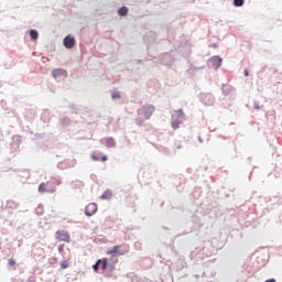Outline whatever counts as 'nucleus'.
<instances>
[{"label":"nucleus","mask_w":282,"mask_h":282,"mask_svg":"<svg viewBox=\"0 0 282 282\" xmlns=\"http://www.w3.org/2000/svg\"><path fill=\"white\" fill-rule=\"evenodd\" d=\"M100 267V263H98V261H97V263H95L94 265H93V269L95 270V272H97L98 271V268Z\"/></svg>","instance_id":"nucleus-19"},{"label":"nucleus","mask_w":282,"mask_h":282,"mask_svg":"<svg viewBox=\"0 0 282 282\" xmlns=\"http://www.w3.org/2000/svg\"><path fill=\"white\" fill-rule=\"evenodd\" d=\"M9 265L14 268V265H17V261L14 259H9Z\"/></svg>","instance_id":"nucleus-18"},{"label":"nucleus","mask_w":282,"mask_h":282,"mask_svg":"<svg viewBox=\"0 0 282 282\" xmlns=\"http://www.w3.org/2000/svg\"><path fill=\"white\" fill-rule=\"evenodd\" d=\"M153 111H155V107L152 105L143 106L142 109L139 110V115L143 116L145 120H149L151 116H153Z\"/></svg>","instance_id":"nucleus-1"},{"label":"nucleus","mask_w":282,"mask_h":282,"mask_svg":"<svg viewBox=\"0 0 282 282\" xmlns=\"http://www.w3.org/2000/svg\"><path fill=\"white\" fill-rule=\"evenodd\" d=\"M64 248H65L64 245H59V246H58V252L63 253Z\"/></svg>","instance_id":"nucleus-20"},{"label":"nucleus","mask_w":282,"mask_h":282,"mask_svg":"<svg viewBox=\"0 0 282 282\" xmlns=\"http://www.w3.org/2000/svg\"><path fill=\"white\" fill-rule=\"evenodd\" d=\"M129 249H122V246H115L111 250L107 251V254H117V257H122V254H127Z\"/></svg>","instance_id":"nucleus-2"},{"label":"nucleus","mask_w":282,"mask_h":282,"mask_svg":"<svg viewBox=\"0 0 282 282\" xmlns=\"http://www.w3.org/2000/svg\"><path fill=\"white\" fill-rule=\"evenodd\" d=\"M96 213H98V205L96 203H89L85 208V215L91 217L93 215H96Z\"/></svg>","instance_id":"nucleus-3"},{"label":"nucleus","mask_w":282,"mask_h":282,"mask_svg":"<svg viewBox=\"0 0 282 282\" xmlns=\"http://www.w3.org/2000/svg\"><path fill=\"white\" fill-rule=\"evenodd\" d=\"M52 75L55 78H61V76L63 77L67 76V72L63 68H57L53 70Z\"/></svg>","instance_id":"nucleus-7"},{"label":"nucleus","mask_w":282,"mask_h":282,"mask_svg":"<svg viewBox=\"0 0 282 282\" xmlns=\"http://www.w3.org/2000/svg\"><path fill=\"white\" fill-rule=\"evenodd\" d=\"M106 144L107 147H116V141L113 139H107Z\"/></svg>","instance_id":"nucleus-15"},{"label":"nucleus","mask_w":282,"mask_h":282,"mask_svg":"<svg viewBox=\"0 0 282 282\" xmlns=\"http://www.w3.org/2000/svg\"><path fill=\"white\" fill-rule=\"evenodd\" d=\"M99 265H101V270H107L109 268V263L107 261V258L98 260Z\"/></svg>","instance_id":"nucleus-9"},{"label":"nucleus","mask_w":282,"mask_h":282,"mask_svg":"<svg viewBox=\"0 0 282 282\" xmlns=\"http://www.w3.org/2000/svg\"><path fill=\"white\" fill-rule=\"evenodd\" d=\"M93 160H95V162H98V158L96 155H93Z\"/></svg>","instance_id":"nucleus-23"},{"label":"nucleus","mask_w":282,"mask_h":282,"mask_svg":"<svg viewBox=\"0 0 282 282\" xmlns=\"http://www.w3.org/2000/svg\"><path fill=\"white\" fill-rule=\"evenodd\" d=\"M111 197H113V194L111 193V191H106L101 195V199H111Z\"/></svg>","instance_id":"nucleus-11"},{"label":"nucleus","mask_w":282,"mask_h":282,"mask_svg":"<svg viewBox=\"0 0 282 282\" xmlns=\"http://www.w3.org/2000/svg\"><path fill=\"white\" fill-rule=\"evenodd\" d=\"M180 124H182V119H178V118L175 119V116H173V120H172L173 129H180Z\"/></svg>","instance_id":"nucleus-8"},{"label":"nucleus","mask_w":282,"mask_h":282,"mask_svg":"<svg viewBox=\"0 0 282 282\" xmlns=\"http://www.w3.org/2000/svg\"><path fill=\"white\" fill-rule=\"evenodd\" d=\"M175 113H176V116L180 120H183V118H184V111L183 110H176Z\"/></svg>","instance_id":"nucleus-16"},{"label":"nucleus","mask_w":282,"mask_h":282,"mask_svg":"<svg viewBox=\"0 0 282 282\" xmlns=\"http://www.w3.org/2000/svg\"><path fill=\"white\" fill-rule=\"evenodd\" d=\"M29 282H36V280H29Z\"/></svg>","instance_id":"nucleus-25"},{"label":"nucleus","mask_w":282,"mask_h":282,"mask_svg":"<svg viewBox=\"0 0 282 282\" xmlns=\"http://www.w3.org/2000/svg\"><path fill=\"white\" fill-rule=\"evenodd\" d=\"M119 17H127L129 14V9L127 7H122L118 10Z\"/></svg>","instance_id":"nucleus-10"},{"label":"nucleus","mask_w":282,"mask_h":282,"mask_svg":"<svg viewBox=\"0 0 282 282\" xmlns=\"http://www.w3.org/2000/svg\"><path fill=\"white\" fill-rule=\"evenodd\" d=\"M112 98H120V94L119 93H113Z\"/></svg>","instance_id":"nucleus-21"},{"label":"nucleus","mask_w":282,"mask_h":282,"mask_svg":"<svg viewBox=\"0 0 282 282\" xmlns=\"http://www.w3.org/2000/svg\"><path fill=\"white\" fill-rule=\"evenodd\" d=\"M75 45H76V39H74V36L67 35L64 39V47H66V50H72Z\"/></svg>","instance_id":"nucleus-4"},{"label":"nucleus","mask_w":282,"mask_h":282,"mask_svg":"<svg viewBox=\"0 0 282 282\" xmlns=\"http://www.w3.org/2000/svg\"><path fill=\"white\" fill-rule=\"evenodd\" d=\"M245 1L243 0H234V6H236V8H241V6H243Z\"/></svg>","instance_id":"nucleus-14"},{"label":"nucleus","mask_w":282,"mask_h":282,"mask_svg":"<svg viewBox=\"0 0 282 282\" xmlns=\"http://www.w3.org/2000/svg\"><path fill=\"white\" fill-rule=\"evenodd\" d=\"M101 162H107V156L106 155L101 158Z\"/></svg>","instance_id":"nucleus-22"},{"label":"nucleus","mask_w":282,"mask_h":282,"mask_svg":"<svg viewBox=\"0 0 282 282\" xmlns=\"http://www.w3.org/2000/svg\"><path fill=\"white\" fill-rule=\"evenodd\" d=\"M56 239L57 241H65L66 243H69L70 236L67 234V231H56Z\"/></svg>","instance_id":"nucleus-5"},{"label":"nucleus","mask_w":282,"mask_h":282,"mask_svg":"<svg viewBox=\"0 0 282 282\" xmlns=\"http://www.w3.org/2000/svg\"><path fill=\"white\" fill-rule=\"evenodd\" d=\"M245 76H249L248 69H245Z\"/></svg>","instance_id":"nucleus-24"},{"label":"nucleus","mask_w":282,"mask_h":282,"mask_svg":"<svg viewBox=\"0 0 282 282\" xmlns=\"http://www.w3.org/2000/svg\"><path fill=\"white\" fill-rule=\"evenodd\" d=\"M210 63L214 69H219V67H221L223 59L219 56H213L210 58Z\"/></svg>","instance_id":"nucleus-6"},{"label":"nucleus","mask_w":282,"mask_h":282,"mask_svg":"<svg viewBox=\"0 0 282 282\" xmlns=\"http://www.w3.org/2000/svg\"><path fill=\"white\" fill-rule=\"evenodd\" d=\"M61 268L62 270H67V268H69V264L67 263V261H63L61 262Z\"/></svg>","instance_id":"nucleus-17"},{"label":"nucleus","mask_w":282,"mask_h":282,"mask_svg":"<svg viewBox=\"0 0 282 282\" xmlns=\"http://www.w3.org/2000/svg\"><path fill=\"white\" fill-rule=\"evenodd\" d=\"M30 36L33 41H36V39H39V31L36 30H31L30 31Z\"/></svg>","instance_id":"nucleus-12"},{"label":"nucleus","mask_w":282,"mask_h":282,"mask_svg":"<svg viewBox=\"0 0 282 282\" xmlns=\"http://www.w3.org/2000/svg\"><path fill=\"white\" fill-rule=\"evenodd\" d=\"M39 193H47V186L45 183H41L37 188Z\"/></svg>","instance_id":"nucleus-13"}]
</instances>
